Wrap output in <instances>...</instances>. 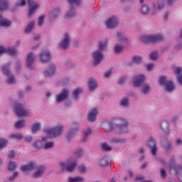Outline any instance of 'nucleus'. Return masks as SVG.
Returning <instances> with one entry per match:
<instances>
[{
  "mask_svg": "<svg viewBox=\"0 0 182 182\" xmlns=\"http://www.w3.org/2000/svg\"><path fill=\"white\" fill-rule=\"evenodd\" d=\"M139 39L141 42H143L144 43H157V42L164 41V36L161 34L154 36H142Z\"/></svg>",
  "mask_w": 182,
  "mask_h": 182,
  "instance_id": "1",
  "label": "nucleus"
},
{
  "mask_svg": "<svg viewBox=\"0 0 182 182\" xmlns=\"http://www.w3.org/2000/svg\"><path fill=\"white\" fill-rule=\"evenodd\" d=\"M44 132L47 137H58V136H60L63 133V126L58 125L53 128H46Z\"/></svg>",
  "mask_w": 182,
  "mask_h": 182,
  "instance_id": "2",
  "label": "nucleus"
},
{
  "mask_svg": "<svg viewBox=\"0 0 182 182\" xmlns=\"http://www.w3.org/2000/svg\"><path fill=\"white\" fill-rule=\"evenodd\" d=\"M60 166H61V168L63 171H69L70 173H72L75 171V168H76V166H77V164L76 163V161L70 159L68 162L67 165L65 164V162H60Z\"/></svg>",
  "mask_w": 182,
  "mask_h": 182,
  "instance_id": "3",
  "label": "nucleus"
},
{
  "mask_svg": "<svg viewBox=\"0 0 182 182\" xmlns=\"http://www.w3.org/2000/svg\"><path fill=\"white\" fill-rule=\"evenodd\" d=\"M14 112L18 117H23V116H28V111L23 107V105L16 103L14 107Z\"/></svg>",
  "mask_w": 182,
  "mask_h": 182,
  "instance_id": "4",
  "label": "nucleus"
},
{
  "mask_svg": "<svg viewBox=\"0 0 182 182\" xmlns=\"http://www.w3.org/2000/svg\"><path fill=\"white\" fill-rule=\"evenodd\" d=\"M10 66V64H6L1 68V70L4 75L9 76L7 83H9V85H13V83H15V77H14V76H9L11 75V70H9Z\"/></svg>",
  "mask_w": 182,
  "mask_h": 182,
  "instance_id": "5",
  "label": "nucleus"
},
{
  "mask_svg": "<svg viewBox=\"0 0 182 182\" xmlns=\"http://www.w3.org/2000/svg\"><path fill=\"white\" fill-rule=\"evenodd\" d=\"M159 84L166 85V90L167 92H171L172 90H174V85H173V82H167V79L164 76H161L160 77Z\"/></svg>",
  "mask_w": 182,
  "mask_h": 182,
  "instance_id": "6",
  "label": "nucleus"
},
{
  "mask_svg": "<svg viewBox=\"0 0 182 182\" xmlns=\"http://www.w3.org/2000/svg\"><path fill=\"white\" fill-rule=\"evenodd\" d=\"M169 168L171 171H174L176 174H180V173H182V166L176 167V160H174V158H171L170 159Z\"/></svg>",
  "mask_w": 182,
  "mask_h": 182,
  "instance_id": "7",
  "label": "nucleus"
},
{
  "mask_svg": "<svg viewBox=\"0 0 182 182\" xmlns=\"http://www.w3.org/2000/svg\"><path fill=\"white\" fill-rule=\"evenodd\" d=\"M28 4L30 9L28 13V18H31L32 15L36 12L38 8H39V4L32 0H28Z\"/></svg>",
  "mask_w": 182,
  "mask_h": 182,
  "instance_id": "8",
  "label": "nucleus"
},
{
  "mask_svg": "<svg viewBox=\"0 0 182 182\" xmlns=\"http://www.w3.org/2000/svg\"><path fill=\"white\" fill-rule=\"evenodd\" d=\"M92 58L94 60L93 64L96 66L102 62V60L103 59V54L100 50H97L92 53Z\"/></svg>",
  "mask_w": 182,
  "mask_h": 182,
  "instance_id": "9",
  "label": "nucleus"
},
{
  "mask_svg": "<svg viewBox=\"0 0 182 182\" xmlns=\"http://www.w3.org/2000/svg\"><path fill=\"white\" fill-rule=\"evenodd\" d=\"M115 127L119 130H124L127 126V122L124 119H117L114 121Z\"/></svg>",
  "mask_w": 182,
  "mask_h": 182,
  "instance_id": "10",
  "label": "nucleus"
},
{
  "mask_svg": "<svg viewBox=\"0 0 182 182\" xmlns=\"http://www.w3.org/2000/svg\"><path fill=\"white\" fill-rule=\"evenodd\" d=\"M52 59V55H50V53L49 51H42L40 54V60L43 63H48L49 60Z\"/></svg>",
  "mask_w": 182,
  "mask_h": 182,
  "instance_id": "11",
  "label": "nucleus"
},
{
  "mask_svg": "<svg viewBox=\"0 0 182 182\" xmlns=\"http://www.w3.org/2000/svg\"><path fill=\"white\" fill-rule=\"evenodd\" d=\"M145 77L144 75H137L133 78V83L134 87H140L144 82Z\"/></svg>",
  "mask_w": 182,
  "mask_h": 182,
  "instance_id": "12",
  "label": "nucleus"
},
{
  "mask_svg": "<svg viewBox=\"0 0 182 182\" xmlns=\"http://www.w3.org/2000/svg\"><path fill=\"white\" fill-rule=\"evenodd\" d=\"M118 22H117V17L112 16L109 18L107 22L106 26L109 29H113V28H116L117 26Z\"/></svg>",
  "mask_w": 182,
  "mask_h": 182,
  "instance_id": "13",
  "label": "nucleus"
},
{
  "mask_svg": "<svg viewBox=\"0 0 182 182\" xmlns=\"http://www.w3.org/2000/svg\"><path fill=\"white\" fill-rule=\"evenodd\" d=\"M3 53H8L9 55H11L12 56H15L16 55V50L14 48H4L0 46V55H3Z\"/></svg>",
  "mask_w": 182,
  "mask_h": 182,
  "instance_id": "14",
  "label": "nucleus"
},
{
  "mask_svg": "<svg viewBox=\"0 0 182 182\" xmlns=\"http://www.w3.org/2000/svg\"><path fill=\"white\" fill-rule=\"evenodd\" d=\"M70 43V37H69V34H68V33H65L64 34V39L60 44V46L63 49H68V48H69Z\"/></svg>",
  "mask_w": 182,
  "mask_h": 182,
  "instance_id": "15",
  "label": "nucleus"
},
{
  "mask_svg": "<svg viewBox=\"0 0 182 182\" xmlns=\"http://www.w3.org/2000/svg\"><path fill=\"white\" fill-rule=\"evenodd\" d=\"M33 62H35V55L33 53H30L27 56L26 65L28 69H33L32 65H33Z\"/></svg>",
  "mask_w": 182,
  "mask_h": 182,
  "instance_id": "16",
  "label": "nucleus"
},
{
  "mask_svg": "<svg viewBox=\"0 0 182 182\" xmlns=\"http://www.w3.org/2000/svg\"><path fill=\"white\" fill-rule=\"evenodd\" d=\"M99 111L96 108H93L88 114V120L90 122H95L97 119V114Z\"/></svg>",
  "mask_w": 182,
  "mask_h": 182,
  "instance_id": "17",
  "label": "nucleus"
},
{
  "mask_svg": "<svg viewBox=\"0 0 182 182\" xmlns=\"http://www.w3.org/2000/svg\"><path fill=\"white\" fill-rule=\"evenodd\" d=\"M36 168V164H35L33 162H30L27 165H23L21 166L22 171H32V170H35Z\"/></svg>",
  "mask_w": 182,
  "mask_h": 182,
  "instance_id": "18",
  "label": "nucleus"
},
{
  "mask_svg": "<svg viewBox=\"0 0 182 182\" xmlns=\"http://www.w3.org/2000/svg\"><path fill=\"white\" fill-rule=\"evenodd\" d=\"M69 96V90L64 89L61 94L57 95V102L60 103V102H63L65 99H66Z\"/></svg>",
  "mask_w": 182,
  "mask_h": 182,
  "instance_id": "19",
  "label": "nucleus"
},
{
  "mask_svg": "<svg viewBox=\"0 0 182 182\" xmlns=\"http://www.w3.org/2000/svg\"><path fill=\"white\" fill-rule=\"evenodd\" d=\"M77 132H79V129H77V126H76V124H73L71 129L68 134L67 139L68 140H70L72 137H75V136H76V134L77 133Z\"/></svg>",
  "mask_w": 182,
  "mask_h": 182,
  "instance_id": "20",
  "label": "nucleus"
},
{
  "mask_svg": "<svg viewBox=\"0 0 182 182\" xmlns=\"http://www.w3.org/2000/svg\"><path fill=\"white\" fill-rule=\"evenodd\" d=\"M55 70H56V67H55V65L51 64L49 66L48 70H46L43 73L44 76H46V77H49L50 76H53V75H55Z\"/></svg>",
  "mask_w": 182,
  "mask_h": 182,
  "instance_id": "21",
  "label": "nucleus"
},
{
  "mask_svg": "<svg viewBox=\"0 0 182 182\" xmlns=\"http://www.w3.org/2000/svg\"><path fill=\"white\" fill-rule=\"evenodd\" d=\"M88 86L90 90L92 92L95 90V89L97 88V82H96V80L93 78H90L88 82Z\"/></svg>",
  "mask_w": 182,
  "mask_h": 182,
  "instance_id": "22",
  "label": "nucleus"
},
{
  "mask_svg": "<svg viewBox=\"0 0 182 182\" xmlns=\"http://www.w3.org/2000/svg\"><path fill=\"white\" fill-rule=\"evenodd\" d=\"M174 73H176V75H177V79H178V83H180L181 85H182V74H181V68L178 67L174 70Z\"/></svg>",
  "mask_w": 182,
  "mask_h": 182,
  "instance_id": "23",
  "label": "nucleus"
},
{
  "mask_svg": "<svg viewBox=\"0 0 182 182\" xmlns=\"http://www.w3.org/2000/svg\"><path fill=\"white\" fill-rule=\"evenodd\" d=\"M8 9V0H0V12H4ZM1 16H0V18Z\"/></svg>",
  "mask_w": 182,
  "mask_h": 182,
  "instance_id": "24",
  "label": "nucleus"
},
{
  "mask_svg": "<svg viewBox=\"0 0 182 182\" xmlns=\"http://www.w3.org/2000/svg\"><path fill=\"white\" fill-rule=\"evenodd\" d=\"M45 171V166H41L38 168H37V171L34 173L33 177H36V178L41 177L42 174H43V172Z\"/></svg>",
  "mask_w": 182,
  "mask_h": 182,
  "instance_id": "25",
  "label": "nucleus"
},
{
  "mask_svg": "<svg viewBox=\"0 0 182 182\" xmlns=\"http://www.w3.org/2000/svg\"><path fill=\"white\" fill-rule=\"evenodd\" d=\"M75 15H76V11H75V9H73V7L71 6L70 11L65 15V18L72 19V18H73Z\"/></svg>",
  "mask_w": 182,
  "mask_h": 182,
  "instance_id": "26",
  "label": "nucleus"
},
{
  "mask_svg": "<svg viewBox=\"0 0 182 182\" xmlns=\"http://www.w3.org/2000/svg\"><path fill=\"white\" fill-rule=\"evenodd\" d=\"M12 22L8 19H2L0 21V26H4L5 28H8V26H11Z\"/></svg>",
  "mask_w": 182,
  "mask_h": 182,
  "instance_id": "27",
  "label": "nucleus"
},
{
  "mask_svg": "<svg viewBox=\"0 0 182 182\" xmlns=\"http://www.w3.org/2000/svg\"><path fill=\"white\" fill-rule=\"evenodd\" d=\"M92 132L93 130H92V129L90 128H88L85 131H84V136H83L82 141H86V139H87L89 136H92Z\"/></svg>",
  "mask_w": 182,
  "mask_h": 182,
  "instance_id": "28",
  "label": "nucleus"
},
{
  "mask_svg": "<svg viewBox=\"0 0 182 182\" xmlns=\"http://www.w3.org/2000/svg\"><path fill=\"white\" fill-rule=\"evenodd\" d=\"M107 43H108V41L107 40H105L104 42L103 41L100 42L98 46L100 50H105V49L107 48Z\"/></svg>",
  "mask_w": 182,
  "mask_h": 182,
  "instance_id": "29",
  "label": "nucleus"
},
{
  "mask_svg": "<svg viewBox=\"0 0 182 182\" xmlns=\"http://www.w3.org/2000/svg\"><path fill=\"white\" fill-rule=\"evenodd\" d=\"M41 130V124L39 122L35 123L33 124L32 132L33 133H36Z\"/></svg>",
  "mask_w": 182,
  "mask_h": 182,
  "instance_id": "30",
  "label": "nucleus"
},
{
  "mask_svg": "<svg viewBox=\"0 0 182 182\" xmlns=\"http://www.w3.org/2000/svg\"><path fill=\"white\" fill-rule=\"evenodd\" d=\"M161 128L163 132H167L168 130V122L167 121H163L161 124Z\"/></svg>",
  "mask_w": 182,
  "mask_h": 182,
  "instance_id": "31",
  "label": "nucleus"
},
{
  "mask_svg": "<svg viewBox=\"0 0 182 182\" xmlns=\"http://www.w3.org/2000/svg\"><path fill=\"white\" fill-rule=\"evenodd\" d=\"M33 28H35V23L30 22L26 28V33H29V32H31V31H32Z\"/></svg>",
  "mask_w": 182,
  "mask_h": 182,
  "instance_id": "32",
  "label": "nucleus"
},
{
  "mask_svg": "<svg viewBox=\"0 0 182 182\" xmlns=\"http://www.w3.org/2000/svg\"><path fill=\"white\" fill-rule=\"evenodd\" d=\"M141 12L143 15H147V14L150 12V8H149L148 6L144 5L141 8Z\"/></svg>",
  "mask_w": 182,
  "mask_h": 182,
  "instance_id": "33",
  "label": "nucleus"
},
{
  "mask_svg": "<svg viewBox=\"0 0 182 182\" xmlns=\"http://www.w3.org/2000/svg\"><path fill=\"white\" fill-rule=\"evenodd\" d=\"M16 169V163L14 161H11L9 164V171H14V170Z\"/></svg>",
  "mask_w": 182,
  "mask_h": 182,
  "instance_id": "34",
  "label": "nucleus"
},
{
  "mask_svg": "<svg viewBox=\"0 0 182 182\" xmlns=\"http://www.w3.org/2000/svg\"><path fill=\"white\" fill-rule=\"evenodd\" d=\"M100 164L101 166H110V161H107V159H106V157H104L100 161Z\"/></svg>",
  "mask_w": 182,
  "mask_h": 182,
  "instance_id": "35",
  "label": "nucleus"
},
{
  "mask_svg": "<svg viewBox=\"0 0 182 182\" xmlns=\"http://www.w3.org/2000/svg\"><path fill=\"white\" fill-rule=\"evenodd\" d=\"M83 180H85V178L80 176H77L75 178L70 177L69 178V182H80V181H83Z\"/></svg>",
  "mask_w": 182,
  "mask_h": 182,
  "instance_id": "36",
  "label": "nucleus"
},
{
  "mask_svg": "<svg viewBox=\"0 0 182 182\" xmlns=\"http://www.w3.org/2000/svg\"><path fill=\"white\" fill-rule=\"evenodd\" d=\"M6 144H8V140L3 138L0 139V150H2L4 147H6Z\"/></svg>",
  "mask_w": 182,
  "mask_h": 182,
  "instance_id": "37",
  "label": "nucleus"
},
{
  "mask_svg": "<svg viewBox=\"0 0 182 182\" xmlns=\"http://www.w3.org/2000/svg\"><path fill=\"white\" fill-rule=\"evenodd\" d=\"M25 126H26L25 120L18 121L15 124V127L16 129H21V127H25Z\"/></svg>",
  "mask_w": 182,
  "mask_h": 182,
  "instance_id": "38",
  "label": "nucleus"
},
{
  "mask_svg": "<svg viewBox=\"0 0 182 182\" xmlns=\"http://www.w3.org/2000/svg\"><path fill=\"white\" fill-rule=\"evenodd\" d=\"M164 148L165 149V150H166V151H168V150L171 149V143L168 141V140L166 139L165 144H164Z\"/></svg>",
  "mask_w": 182,
  "mask_h": 182,
  "instance_id": "39",
  "label": "nucleus"
},
{
  "mask_svg": "<svg viewBox=\"0 0 182 182\" xmlns=\"http://www.w3.org/2000/svg\"><path fill=\"white\" fill-rule=\"evenodd\" d=\"M82 93V88H77L73 92V97L75 99H77V96Z\"/></svg>",
  "mask_w": 182,
  "mask_h": 182,
  "instance_id": "40",
  "label": "nucleus"
},
{
  "mask_svg": "<svg viewBox=\"0 0 182 182\" xmlns=\"http://www.w3.org/2000/svg\"><path fill=\"white\" fill-rule=\"evenodd\" d=\"M156 146V142H154V139H153V137H151L147 143V147H154Z\"/></svg>",
  "mask_w": 182,
  "mask_h": 182,
  "instance_id": "41",
  "label": "nucleus"
},
{
  "mask_svg": "<svg viewBox=\"0 0 182 182\" xmlns=\"http://www.w3.org/2000/svg\"><path fill=\"white\" fill-rule=\"evenodd\" d=\"M102 149L104 151H110L112 148L106 143L102 144Z\"/></svg>",
  "mask_w": 182,
  "mask_h": 182,
  "instance_id": "42",
  "label": "nucleus"
},
{
  "mask_svg": "<svg viewBox=\"0 0 182 182\" xmlns=\"http://www.w3.org/2000/svg\"><path fill=\"white\" fill-rule=\"evenodd\" d=\"M58 14L59 10H54L53 12L49 14V17L51 18V19H53V18H56V16H58Z\"/></svg>",
  "mask_w": 182,
  "mask_h": 182,
  "instance_id": "43",
  "label": "nucleus"
},
{
  "mask_svg": "<svg viewBox=\"0 0 182 182\" xmlns=\"http://www.w3.org/2000/svg\"><path fill=\"white\" fill-rule=\"evenodd\" d=\"M115 53H120L123 50V46L117 44L114 47Z\"/></svg>",
  "mask_w": 182,
  "mask_h": 182,
  "instance_id": "44",
  "label": "nucleus"
},
{
  "mask_svg": "<svg viewBox=\"0 0 182 182\" xmlns=\"http://www.w3.org/2000/svg\"><path fill=\"white\" fill-rule=\"evenodd\" d=\"M22 136L21 134H11V138L14 139L15 140H22Z\"/></svg>",
  "mask_w": 182,
  "mask_h": 182,
  "instance_id": "45",
  "label": "nucleus"
},
{
  "mask_svg": "<svg viewBox=\"0 0 182 182\" xmlns=\"http://www.w3.org/2000/svg\"><path fill=\"white\" fill-rule=\"evenodd\" d=\"M164 8V0H158V9L159 11Z\"/></svg>",
  "mask_w": 182,
  "mask_h": 182,
  "instance_id": "46",
  "label": "nucleus"
},
{
  "mask_svg": "<svg viewBox=\"0 0 182 182\" xmlns=\"http://www.w3.org/2000/svg\"><path fill=\"white\" fill-rule=\"evenodd\" d=\"M68 2L71 4V5H80V4H82V2L80 1V0H68Z\"/></svg>",
  "mask_w": 182,
  "mask_h": 182,
  "instance_id": "47",
  "label": "nucleus"
},
{
  "mask_svg": "<svg viewBox=\"0 0 182 182\" xmlns=\"http://www.w3.org/2000/svg\"><path fill=\"white\" fill-rule=\"evenodd\" d=\"M33 147H35V149H41V147H42V142L41 141H36L33 144Z\"/></svg>",
  "mask_w": 182,
  "mask_h": 182,
  "instance_id": "48",
  "label": "nucleus"
},
{
  "mask_svg": "<svg viewBox=\"0 0 182 182\" xmlns=\"http://www.w3.org/2000/svg\"><path fill=\"white\" fill-rule=\"evenodd\" d=\"M54 145L53 142L50 141V142H47L46 143L45 146H44V149L46 150H48V149H52V146Z\"/></svg>",
  "mask_w": 182,
  "mask_h": 182,
  "instance_id": "49",
  "label": "nucleus"
},
{
  "mask_svg": "<svg viewBox=\"0 0 182 182\" xmlns=\"http://www.w3.org/2000/svg\"><path fill=\"white\" fill-rule=\"evenodd\" d=\"M158 56H159V54H157L156 52H153L150 55V59H151V60H156V59H157Z\"/></svg>",
  "mask_w": 182,
  "mask_h": 182,
  "instance_id": "50",
  "label": "nucleus"
},
{
  "mask_svg": "<svg viewBox=\"0 0 182 182\" xmlns=\"http://www.w3.org/2000/svg\"><path fill=\"white\" fill-rule=\"evenodd\" d=\"M133 62H134V63H140V62H141V57L134 56L133 58Z\"/></svg>",
  "mask_w": 182,
  "mask_h": 182,
  "instance_id": "51",
  "label": "nucleus"
},
{
  "mask_svg": "<svg viewBox=\"0 0 182 182\" xmlns=\"http://www.w3.org/2000/svg\"><path fill=\"white\" fill-rule=\"evenodd\" d=\"M45 19V15H41L38 18V26H42L43 25V20Z\"/></svg>",
  "mask_w": 182,
  "mask_h": 182,
  "instance_id": "52",
  "label": "nucleus"
},
{
  "mask_svg": "<svg viewBox=\"0 0 182 182\" xmlns=\"http://www.w3.org/2000/svg\"><path fill=\"white\" fill-rule=\"evenodd\" d=\"M150 90V85H145L142 87V92L143 93H147Z\"/></svg>",
  "mask_w": 182,
  "mask_h": 182,
  "instance_id": "53",
  "label": "nucleus"
},
{
  "mask_svg": "<svg viewBox=\"0 0 182 182\" xmlns=\"http://www.w3.org/2000/svg\"><path fill=\"white\" fill-rule=\"evenodd\" d=\"M129 105V99L124 98L121 101V105L122 106H127Z\"/></svg>",
  "mask_w": 182,
  "mask_h": 182,
  "instance_id": "54",
  "label": "nucleus"
},
{
  "mask_svg": "<svg viewBox=\"0 0 182 182\" xmlns=\"http://www.w3.org/2000/svg\"><path fill=\"white\" fill-rule=\"evenodd\" d=\"M19 2L20 4L17 3L16 6H25L26 5V1L25 0H20Z\"/></svg>",
  "mask_w": 182,
  "mask_h": 182,
  "instance_id": "55",
  "label": "nucleus"
},
{
  "mask_svg": "<svg viewBox=\"0 0 182 182\" xmlns=\"http://www.w3.org/2000/svg\"><path fill=\"white\" fill-rule=\"evenodd\" d=\"M151 154L153 156H156V153H157V146H151Z\"/></svg>",
  "mask_w": 182,
  "mask_h": 182,
  "instance_id": "56",
  "label": "nucleus"
},
{
  "mask_svg": "<svg viewBox=\"0 0 182 182\" xmlns=\"http://www.w3.org/2000/svg\"><path fill=\"white\" fill-rule=\"evenodd\" d=\"M82 154H83V150L80 149L77 152L75 153V156L77 158L80 157V156H82Z\"/></svg>",
  "mask_w": 182,
  "mask_h": 182,
  "instance_id": "57",
  "label": "nucleus"
},
{
  "mask_svg": "<svg viewBox=\"0 0 182 182\" xmlns=\"http://www.w3.org/2000/svg\"><path fill=\"white\" fill-rule=\"evenodd\" d=\"M161 176L163 178H166V177H167V173L166 172V170H164V168L161 170Z\"/></svg>",
  "mask_w": 182,
  "mask_h": 182,
  "instance_id": "58",
  "label": "nucleus"
},
{
  "mask_svg": "<svg viewBox=\"0 0 182 182\" xmlns=\"http://www.w3.org/2000/svg\"><path fill=\"white\" fill-rule=\"evenodd\" d=\"M79 171H80V173H85L86 171V166L82 165L80 166L78 168Z\"/></svg>",
  "mask_w": 182,
  "mask_h": 182,
  "instance_id": "59",
  "label": "nucleus"
},
{
  "mask_svg": "<svg viewBox=\"0 0 182 182\" xmlns=\"http://www.w3.org/2000/svg\"><path fill=\"white\" fill-rule=\"evenodd\" d=\"M117 36L118 39H119V41H121L122 42H123V41H126V38L122 37V33H119V32H118V33H117Z\"/></svg>",
  "mask_w": 182,
  "mask_h": 182,
  "instance_id": "60",
  "label": "nucleus"
},
{
  "mask_svg": "<svg viewBox=\"0 0 182 182\" xmlns=\"http://www.w3.org/2000/svg\"><path fill=\"white\" fill-rule=\"evenodd\" d=\"M18 172H15L14 173V176H11V177H10L9 178V180L10 181H14V180H15V178H16V177H18Z\"/></svg>",
  "mask_w": 182,
  "mask_h": 182,
  "instance_id": "61",
  "label": "nucleus"
},
{
  "mask_svg": "<svg viewBox=\"0 0 182 182\" xmlns=\"http://www.w3.org/2000/svg\"><path fill=\"white\" fill-rule=\"evenodd\" d=\"M9 157V159H14L15 157V152L14 151H11Z\"/></svg>",
  "mask_w": 182,
  "mask_h": 182,
  "instance_id": "62",
  "label": "nucleus"
},
{
  "mask_svg": "<svg viewBox=\"0 0 182 182\" xmlns=\"http://www.w3.org/2000/svg\"><path fill=\"white\" fill-rule=\"evenodd\" d=\"M112 75V70H108L107 73H105V77H109Z\"/></svg>",
  "mask_w": 182,
  "mask_h": 182,
  "instance_id": "63",
  "label": "nucleus"
},
{
  "mask_svg": "<svg viewBox=\"0 0 182 182\" xmlns=\"http://www.w3.org/2000/svg\"><path fill=\"white\" fill-rule=\"evenodd\" d=\"M176 144H178V146H182V139H178L176 141Z\"/></svg>",
  "mask_w": 182,
  "mask_h": 182,
  "instance_id": "64",
  "label": "nucleus"
}]
</instances>
